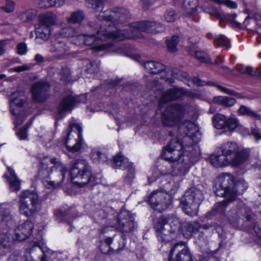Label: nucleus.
Instances as JSON below:
<instances>
[{"mask_svg":"<svg viewBox=\"0 0 261 261\" xmlns=\"http://www.w3.org/2000/svg\"><path fill=\"white\" fill-rule=\"evenodd\" d=\"M68 170L59 159L46 157L41 162L38 175L45 187L56 188L63 182Z\"/></svg>","mask_w":261,"mask_h":261,"instance_id":"nucleus-1","label":"nucleus"},{"mask_svg":"<svg viewBox=\"0 0 261 261\" xmlns=\"http://www.w3.org/2000/svg\"><path fill=\"white\" fill-rule=\"evenodd\" d=\"M249 154L241 150L236 143L227 142L210 157L211 164L215 167H222L228 165L238 166L244 163Z\"/></svg>","mask_w":261,"mask_h":261,"instance_id":"nucleus-2","label":"nucleus"},{"mask_svg":"<svg viewBox=\"0 0 261 261\" xmlns=\"http://www.w3.org/2000/svg\"><path fill=\"white\" fill-rule=\"evenodd\" d=\"M118 32H122V30H117L115 32H110L100 27L97 32V36L94 35H81L78 37L83 40L84 43L87 45H93V48L98 50H102L108 48H111L113 51L119 54L125 53L126 48L124 46H118L113 44V41H120L122 39L116 38V34Z\"/></svg>","mask_w":261,"mask_h":261,"instance_id":"nucleus-3","label":"nucleus"},{"mask_svg":"<svg viewBox=\"0 0 261 261\" xmlns=\"http://www.w3.org/2000/svg\"><path fill=\"white\" fill-rule=\"evenodd\" d=\"M216 186L215 192L217 196L229 197L230 200H234L237 195L243 193L248 185L244 180L234 183L233 177L230 174L226 173L218 176Z\"/></svg>","mask_w":261,"mask_h":261,"instance_id":"nucleus-4","label":"nucleus"},{"mask_svg":"<svg viewBox=\"0 0 261 261\" xmlns=\"http://www.w3.org/2000/svg\"><path fill=\"white\" fill-rule=\"evenodd\" d=\"M198 109L193 105H171L167 107L162 113V122L167 126H172L179 124L186 114L190 117L197 116Z\"/></svg>","mask_w":261,"mask_h":261,"instance_id":"nucleus-5","label":"nucleus"},{"mask_svg":"<svg viewBox=\"0 0 261 261\" xmlns=\"http://www.w3.org/2000/svg\"><path fill=\"white\" fill-rule=\"evenodd\" d=\"M182 223L175 216L161 217L155 224L154 228L159 241L167 243L175 237V233L180 231Z\"/></svg>","mask_w":261,"mask_h":261,"instance_id":"nucleus-6","label":"nucleus"},{"mask_svg":"<svg viewBox=\"0 0 261 261\" xmlns=\"http://www.w3.org/2000/svg\"><path fill=\"white\" fill-rule=\"evenodd\" d=\"M164 30V26L160 23L150 21L135 22L128 29L122 30V32H118L119 35L116 34L115 37L118 39H134L140 37V32L158 33Z\"/></svg>","mask_w":261,"mask_h":261,"instance_id":"nucleus-7","label":"nucleus"},{"mask_svg":"<svg viewBox=\"0 0 261 261\" xmlns=\"http://www.w3.org/2000/svg\"><path fill=\"white\" fill-rule=\"evenodd\" d=\"M71 179L73 183L83 187L89 182L95 184L94 179L91 176V168L85 160H76L70 170Z\"/></svg>","mask_w":261,"mask_h":261,"instance_id":"nucleus-8","label":"nucleus"},{"mask_svg":"<svg viewBox=\"0 0 261 261\" xmlns=\"http://www.w3.org/2000/svg\"><path fill=\"white\" fill-rule=\"evenodd\" d=\"M203 199L201 191L195 187H192L188 189L181 197L180 206L187 215L196 216Z\"/></svg>","mask_w":261,"mask_h":261,"instance_id":"nucleus-9","label":"nucleus"},{"mask_svg":"<svg viewBox=\"0 0 261 261\" xmlns=\"http://www.w3.org/2000/svg\"><path fill=\"white\" fill-rule=\"evenodd\" d=\"M19 210L27 217L33 216L39 208V196L35 190H24L18 196Z\"/></svg>","mask_w":261,"mask_h":261,"instance_id":"nucleus-10","label":"nucleus"},{"mask_svg":"<svg viewBox=\"0 0 261 261\" xmlns=\"http://www.w3.org/2000/svg\"><path fill=\"white\" fill-rule=\"evenodd\" d=\"M192 149L191 145H184L176 139H172L164 148L163 158L170 162L177 161L181 156L188 155L189 151Z\"/></svg>","mask_w":261,"mask_h":261,"instance_id":"nucleus-11","label":"nucleus"},{"mask_svg":"<svg viewBox=\"0 0 261 261\" xmlns=\"http://www.w3.org/2000/svg\"><path fill=\"white\" fill-rule=\"evenodd\" d=\"M136 227L133 215L127 210H121L118 216L116 229L122 233H128L134 231Z\"/></svg>","mask_w":261,"mask_h":261,"instance_id":"nucleus-12","label":"nucleus"},{"mask_svg":"<svg viewBox=\"0 0 261 261\" xmlns=\"http://www.w3.org/2000/svg\"><path fill=\"white\" fill-rule=\"evenodd\" d=\"M149 202L152 208L162 212L170 204L171 197L166 192L157 190L151 194Z\"/></svg>","mask_w":261,"mask_h":261,"instance_id":"nucleus-13","label":"nucleus"},{"mask_svg":"<svg viewBox=\"0 0 261 261\" xmlns=\"http://www.w3.org/2000/svg\"><path fill=\"white\" fill-rule=\"evenodd\" d=\"M214 126L217 129H224L229 132H233L239 126V120L234 116L227 117L225 115L217 113L213 117Z\"/></svg>","mask_w":261,"mask_h":261,"instance_id":"nucleus-14","label":"nucleus"},{"mask_svg":"<svg viewBox=\"0 0 261 261\" xmlns=\"http://www.w3.org/2000/svg\"><path fill=\"white\" fill-rule=\"evenodd\" d=\"M98 16V19L101 20L102 23L110 22H123L129 18V12L123 8H115L114 10H110L102 12Z\"/></svg>","mask_w":261,"mask_h":261,"instance_id":"nucleus-15","label":"nucleus"},{"mask_svg":"<svg viewBox=\"0 0 261 261\" xmlns=\"http://www.w3.org/2000/svg\"><path fill=\"white\" fill-rule=\"evenodd\" d=\"M186 95L193 98L199 96L198 94L191 91L186 90L183 88H174L163 93L160 100V106L162 103L175 100Z\"/></svg>","mask_w":261,"mask_h":261,"instance_id":"nucleus-16","label":"nucleus"},{"mask_svg":"<svg viewBox=\"0 0 261 261\" xmlns=\"http://www.w3.org/2000/svg\"><path fill=\"white\" fill-rule=\"evenodd\" d=\"M169 261H192V256L184 242L175 244L169 253Z\"/></svg>","mask_w":261,"mask_h":261,"instance_id":"nucleus-17","label":"nucleus"},{"mask_svg":"<svg viewBox=\"0 0 261 261\" xmlns=\"http://www.w3.org/2000/svg\"><path fill=\"white\" fill-rule=\"evenodd\" d=\"M50 89L49 84L46 82H36L32 87L33 98L37 102H43L47 98V92Z\"/></svg>","mask_w":261,"mask_h":261,"instance_id":"nucleus-18","label":"nucleus"},{"mask_svg":"<svg viewBox=\"0 0 261 261\" xmlns=\"http://www.w3.org/2000/svg\"><path fill=\"white\" fill-rule=\"evenodd\" d=\"M85 99L84 96L75 97L70 94L65 96L58 108V114L62 115L66 112L70 111L77 103L85 102Z\"/></svg>","mask_w":261,"mask_h":261,"instance_id":"nucleus-19","label":"nucleus"},{"mask_svg":"<svg viewBox=\"0 0 261 261\" xmlns=\"http://www.w3.org/2000/svg\"><path fill=\"white\" fill-rule=\"evenodd\" d=\"M25 101V96L23 91L13 92L10 96V107L12 114L16 116L18 114V109L21 108Z\"/></svg>","mask_w":261,"mask_h":261,"instance_id":"nucleus-20","label":"nucleus"},{"mask_svg":"<svg viewBox=\"0 0 261 261\" xmlns=\"http://www.w3.org/2000/svg\"><path fill=\"white\" fill-rule=\"evenodd\" d=\"M33 227V223L29 220L18 226L15 230L16 239L20 241L26 240L30 236Z\"/></svg>","mask_w":261,"mask_h":261,"instance_id":"nucleus-21","label":"nucleus"},{"mask_svg":"<svg viewBox=\"0 0 261 261\" xmlns=\"http://www.w3.org/2000/svg\"><path fill=\"white\" fill-rule=\"evenodd\" d=\"M70 127L71 130L75 129L77 132L75 134L78 136L79 140H75V143L73 145L70 144L69 142L70 140V137L71 136V130L67 134V138L65 140V145L68 148V150L73 152H76L79 150L81 147V142L80 136L81 135L82 128L81 127L77 124L73 123L70 125Z\"/></svg>","mask_w":261,"mask_h":261,"instance_id":"nucleus-22","label":"nucleus"},{"mask_svg":"<svg viewBox=\"0 0 261 261\" xmlns=\"http://www.w3.org/2000/svg\"><path fill=\"white\" fill-rule=\"evenodd\" d=\"M49 51L55 57L62 58L69 54V47L66 42L59 41L50 46Z\"/></svg>","mask_w":261,"mask_h":261,"instance_id":"nucleus-23","label":"nucleus"},{"mask_svg":"<svg viewBox=\"0 0 261 261\" xmlns=\"http://www.w3.org/2000/svg\"><path fill=\"white\" fill-rule=\"evenodd\" d=\"M200 229V225L198 222L182 223L180 230L184 236L186 238H190L193 234L197 233Z\"/></svg>","mask_w":261,"mask_h":261,"instance_id":"nucleus-24","label":"nucleus"},{"mask_svg":"<svg viewBox=\"0 0 261 261\" xmlns=\"http://www.w3.org/2000/svg\"><path fill=\"white\" fill-rule=\"evenodd\" d=\"M34 247H38L40 250L42 249L39 243L34 242L29 245V247L26 249L25 254L23 256L12 254L9 257L8 261H34L32 258L30 253Z\"/></svg>","mask_w":261,"mask_h":261,"instance_id":"nucleus-25","label":"nucleus"},{"mask_svg":"<svg viewBox=\"0 0 261 261\" xmlns=\"http://www.w3.org/2000/svg\"><path fill=\"white\" fill-rule=\"evenodd\" d=\"M140 63L147 72L152 74H159L165 69L164 65L158 62L142 61Z\"/></svg>","mask_w":261,"mask_h":261,"instance_id":"nucleus-26","label":"nucleus"},{"mask_svg":"<svg viewBox=\"0 0 261 261\" xmlns=\"http://www.w3.org/2000/svg\"><path fill=\"white\" fill-rule=\"evenodd\" d=\"M12 243V239L10 233H0V255H4L8 252Z\"/></svg>","mask_w":261,"mask_h":261,"instance_id":"nucleus-27","label":"nucleus"},{"mask_svg":"<svg viewBox=\"0 0 261 261\" xmlns=\"http://www.w3.org/2000/svg\"><path fill=\"white\" fill-rule=\"evenodd\" d=\"M8 172L9 175L6 174L4 176L8 179L10 189L11 191L17 192L20 189V182L13 169L8 167Z\"/></svg>","mask_w":261,"mask_h":261,"instance_id":"nucleus-28","label":"nucleus"},{"mask_svg":"<svg viewBox=\"0 0 261 261\" xmlns=\"http://www.w3.org/2000/svg\"><path fill=\"white\" fill-rule=\"evenodd\" d=\"M36 42L37 43L41 44L42 42L40 40L46 41L48 39L50 34V29L44 25L39 24L36 29Z\"/></svg>","mask_w":261,"mask_h":261,"instance_id":"nucleus-29","label":"nucleus"},{"mask_svg":"<svg viewBox=\"0 0 261 261\" xmlns=\"http://www.w3.org/2000/svg\"><path fill=\"white\" fill-rule=\"evenodd\" d=\"M182 8L185 15L191 16L196 13L198 6V0H182Z\"/></svg>","mask_w":261,"mask_h":261,"instance_id":"nucleus-30","label":"nucleus"},{"mask_svg":"<svg viewBox=\"0 0 261 261\" xmlns=\"http://www.w3.org/2000/svg\"><path fill=\"white\" fill-rule=\"evenodd\" d=\"M225 198V200L216 203L213 209L208 213V215L214 216L217 213L220 214H223L228 203L234 200H230L229 197Z\"/></svg>","mask_w":261,"mask_h":261,"instance_id":"nucleus-31","label":"nucleus"},{"mask_svg":"<svg viewBox=\"0 0 261 261\" xmlns=\"http://www.w3.org/2000/svg\"><path fill=\"white\" fill-rule=\"evenodd\" d=\"M213 101L218 105L226 107H232L236 102V100L234 98L218 96L213 98Z\"/></svg>","mask_w":261,"mask_h":261,"instance_id":"nucleus-32","label":"nucleus"},{"mask_svg":"<svg viewBox=\"0 0 261 261\" xmlns=\"http://www.w3.org/2000/svg\"><path fill=\"white\" fill-rule=\"evenodd\" d=\"M57 22V16L54 13H47L42 17L39 24L49 28L50 26L56 24Z\"/></svg>","mask_w":261,"mask_h":261,"instance_id":"nucleus-33","label":"nucleus"},{"mask_svg":"<svg viewBox=\"0 0 261 261\" xmlns=\"http://www.w3.org/2000/svg\"><path fill=\"white\" fill-rule=\"evenodd\" d=\"M85 17V14L82 10H77L71 13L70 16L67 18V21L68 24H80Z\"/></svg>","mask_w":261,"mask_h":261,"instance_id":"nucleus-34","label":"nucleus"},{"mask_svg":"<svg viewBox=\"0 0 261 261\" xmlns=\"http://www.w3.org/2000/svg\"><path fill=\"white\" fill-rule=\"evenodd\" d=\"M238 113L240 115L247 116L251 118H253L256 120H260V115L252 110L250 108L242 105L241 106L238 110Z\"/></svg>","mask_w":261,"mask_h":261,"instance_id":"nucleus-35","label":"nucleus"},{"mask_svg":"<svg viewBox=\"0 0 261 261\" xmlns=\"http://www.w3.org/2000/svg\"><path fill=\"white\" fill-rule=\"evenodd\" d=\"M246 213V208L244 207H241L228 212L227 214V217L229 221H233L245 216Z\"/></svg>","mask_w":261,"mask_h":261,"instance_id":"nucleus-36","label":"nucleus"},{"mask_svg":"<svg viewBox=\"0 0 261 261\" xmlns=\"http://www.w3.org/2000/svg\"><path fill=\"white\" fill-rule=\"evenodd\" d=\"M237 70L242 74H246L251 76L256 77L261 80V70L258 68H253L251 67H242L238 68Z\"/></svg>","mask_w":261,"mask_h":261,"instance_id":"nucleus-37","label":"nucleus"},{"mask_svg":"<svg viewBox=\"0 0 261 261\" xmlns=\"http://www.w3.org/2000/svg\"><path fill=\"white\" fill-rule=\"evenodd\" d=\"M86 5L87 8L92 9L95 12H101L103 9L102 0H87Z\"/></svg>","mask_w":261,"mask_h":261,"instance_id":"nucleus-38","label":"nucleus"},{"mask_svg":"<svg viewBox=\"0 0 261 261\" xmlns=\"http://www.w3.org/2000/svg\"><path fill=\"white\" fill-rule=\"evenodd\" d=\"M130 163L127 158H125L120 155H117L114 158L113 166L114 168L119 167L124 169L127 166H129Z\"/></svg>","mask_w":261,"mask_h":261,"instance_id":"nucleus-39","label":"nucleus"},{"mask_svg":"<svg viewBox=\"0 0 261 261\" xmlns=\"http://www.w3.org/2000/svg\"><path fill=\"white\" fill-rule=\"evenodd\" d=\"M194 127V123L189 121H184V123L179 126V130L183 132L182 135L185 137V139L191 140L190 137H187V136L191 133V131Z\"/></svg>","mask_w":261,"mask_h":261,"instance_id":"nucleus-40","label":"nucleus"},{"mask_svg":"<svg viewBox=\"0 0 261 261\" xmlns=\"http://www.w3.org/2000/svg\"><path fill=\"white\" fill-rule=\"evenodd\" d=\"M91 156L95 162L103 163L107 161L106 155L97 149L92 150Z\"/></svg>","mask_w":261,"mask_h":261,"instance_id":"nucleus-41","label":"nucleus"},{"mask_svg":"<svg viewBox=\"0 0 261 261\" xmlns=\"http://www.w3.org/2000/svg\"><path fill=\"white\" fill-rule=\"evenodd\" d=\"M105 240V244H101L100 246V249L103 254H110L112 252L111 248L110 245L112 243L113 239L112 237L106 236Z\"/></svg>","mask_w":261,"mask_h":261,"instance_id":"nucleus-42","label":"nucleus"},{"mask_svg":"<svg viewBox=\"0 0 261 261\" xmlns=\"http://www.w3.org/2000/svg\"><path fill=\"white\" fill-rule=\"evenodd\" d=\"M11 218L10 207L7 204L0 206V221H8Z\"/></svg>","mask_w":261,"mask_h":261,"instance_id":"nucleus-43","label":"nucleus"},{"mask_svg":"<svg viewBox=\"0 0 261 261\" xmlns=\"http://www.w3.org/2000/svg\"><path fill=\"white\" fill-rule=\"evenodd\" d=\"M36 16L35 11L34 10H28L25 12L21 13L19 15V18L22 22H28L34 18Z\"/></svg>","mask_w":261,"mask_h":261,"instance_id":"nucleus-44","label":"nucleus"},{"mask_svg":"<svg viewBox=\"0 0 261 261\" xmlns=\"http://www.w3.org/2000/svg\"><path fill=\"white\" fill-rule=\"evenodd\" d=\"M215 43L218 45L226 48L230 47L229 40L224 36L219 35L215 39Z\"/></svg>","mask_w":261,"mask_h":261,"instance_id":"nucleus-45","label":"nucleus"},{"mask_svg":"<svg viewBox=\"0 0 261 261\" xmlns=\"http://www.w3.org/2000/svg\"><path fill=\"white\" fill-rule=\"evenodd\" d=\"M167 46L169 51L175 52L176 50V46L178 42V38L176 36H173L170 39L166 41Z\"/></svg>","mask_w":261,"mask_h":261,"instance_id":"nucleus-46","label":"nucleus"},{"mask_svg":"<svg viewBox=\"0 0 261 261\" xmlns=\"http://www.w3.org/2000/svg\"><path fill=\"white\" fill-rule=\"evenodd\" d=\"M195 57L201 62L208 64L211 63V59L207 54L201 51H195Z\"/></svg>","mask_w":261,"mask_h":261,"instance_id":"nucleus-47","label":"nucleus"},{"mask_svg":"<svg viewBox=\"0 0 261 261\" xmlns=\"http://www.w3.org/2000/svg\"><path fill=\"white\" fill-rule=\"evenodd\" d=\"M127 172V174L125 177V181L128 184H130L135 177V169L133 166V164L130 163L125 169Z\"/></svg>","mask_w":261,"mask_h":261,"instance_id":"nucleus-48","label":"nucleus"},{"mask_svg":"<svg viewBox=\"0 0 261 261\" xmlns=\"http://www.w3.org/2000/svg\"><path fill=\"white\" fill-rule=\"evenodd\" d=\"M66 24L65 23L61 24V26L63 27V29L62 32L60 33V35L63 37L70 36L73 37L75 35L74 29L69 27L64 28V26Z\"/></svg>","mask_w":261,"mask_h":261,"instance_id":"nucleus-49","label":"nucleus"},{"mask_svg":"<svg viewBox=\"0 0 261 261\" xmlns=\"http://www.w3.org/2000/svg\"><path fill=\"white\" fill-rule=\"evenodd\" d=\"M113 231V227L112 226H105L99 229V236L101 238H104L106 235L109 236Z\"/></svg>","mask_w":261,"mask_h":261,"instance_id":"nucleus-50","label":"nucleus"},{"mask_svg":"<svg viewBox=\"0 0 261 261\" xmlns=\"http://www.w3.org/2000/svg\"><path fill=\"white\" fill-rule=\"evenodd\" d=\"M99 63L96 62H90L87 67V71L89 73H95L99 71Z\"/></svg>","mask_w":261,"mask_h":261,"instance_id":"nucleus-51","label":"nucleus"},{"mask_svg":"<svg viewBox=\"0 0 261 261\" xmlns=\"http://www.w3.org/2000/svg\"><path fill=\"white\" fill-rule=\"evenodd\" d=\"M176 18V14L174 10H168L165 14V19L167 22H173Z\"/></svg>","mask_w":261,"mask_h":261,"instance_id":"nucleus-52","label":"nucleus"},{"mask_svg":"<svg viewBox=\"0 0 261 261\" xmlns=\"http://www.w3.org/2000/svg\"><path fill=\"white\" fill-rule=\"evenodd\" d=\"M1 9L7 13L12 12L15 9V4L12 1H7L5 5L2 7Z\"/></svg>","mask_w":261,"mask_h":261,"instance_id":"nucleus-53","label":"nucleus"},{"mask_svg":"<svg viewBox=\"0 0 261 261\" xmlns=\"http://www.w3.org/2000/svg\"><path fill=\"white\" fill-rule=\"evenodd\" d=\"M213 85L216 87L218 90H220L221 92H222L223 93H226V94H228L229 95H231L237 96L238 95L237 93L235 91L231 90L230 89H229L228 88H226L225 87H222L220 85L215 84H214Z\"/></svg>","mask_w":261,"mask_h":261,"instance_id":"nucleus-54","label":"nucleus"},{"mask_svg":"<svg viewBox=\"0 0 261 261\" xmlns=\"http://www.w3.org/2000/svg\"><path fill=\"white\" fill-rule=\"evenodd\" d=\"M41 8L47 9L51 7V0H37Z\"/></svg>","mask_w":261,"mask_h":261,"instance_id":"nucleus-55","label":"nucleus"},{"mask_svg":"<svg viewBox=\"0 0 261 261\" xmlns=\"http://www.w3.org/2000/svg\"><path fill=\"white\" fill-rule=\"evenodd\" d=\"M67 214L66 208H60L55 212V215L59 219L62 220V218L65 217Z\"/></svg>","mask_w":261,"mask_h":261,"instance_id":"nucleus-56","label":"nucleus"},{"mask_svg":"<svg viewBox=\"0 0 261 261\" xmlns=\"http://www.w3.org/2000/svg\"><path fill=\"white\" fill-rule=\"evenodd\" d=\"M17 53L19 55H24L27 51V47L25 44L21 43L17 45Z\"/></svg>","mask_w":261,"mask_h":261,"instance_id":"nucleus-57","label":"nucleus"},{"mask_svg":"<svg viewBox=\"0 0 261 261\" xmlns=\"http://www.w3.org/2000/svg\"><path fill=\"white\" fill-rule=\"evenodd\" d=\"M17 136L21 140L27 139V128L23 127L17 132Z\"/></svg>","mask_w":261,"mask_h":261,"instance_id":"nucleus-58","label":"nucleus"},{"mask_svg":"<svg viewBox=\"0 0 261 261\" xmlns=\"http://www.w3.org/2000/svg\"><path fill=\"white\" fill-rule=\"evenodd\" d=\"M190 169L189 164L187 163H184L182 167H179L178 170L181 174H185L188 172Z\"/></svg>","mask_w":261,"mask_h":261,"instance_id":"nucleus-59","label":"nucleus"},{"mask_svg":"<svg viewBox=\"0 0 261 261\" xmlns=\"http://www.w3.org/2000/svg\"><path fill=\"white\" fill-rule=\"evenodd\" d=\"M65 3V0H51V7H60Z\"/></svg>","mask_w":261,"mask_h":261,"instance_id":"nucleus-60","label":"nucleus"},{"mask_svg":"<svg viewBox=\"0 0 261 261\" xmlns=\"http://www.w3.org/2000/svg\"><path fill=\"white\" fill-rule=\"evenodd\" d=\"M251 133L255 138L256 140H261V135L257 129L255 128H252Z\"/></svg>","mask_w":261,"mask_h":261,"instance_id":"nucleus-61","label":"nucleus"},{"mask_svg":"<svg viewBox=\"0 0 261 261\" xmlns=\"http://www.w3.org/2000/svg\"><path fill=\"white\" fill-rule=\"evenodd\" d=\"M192 82L193 83L197 86H202L205 85V83L204 82L201 81L199 77H194L192 79Z\"/></svg>","mask_w":261,"mask_h":261,"instance_id":"nucleus-62","label":"nucleus"},{"mask_svg":"<svg viewBox=\"0 0 261 261\" xmlns=\"http://www.w3.org/2000/svg\"><path fill=\"white\" fill-rule=\"evenodd\" d=\"M221 3H224L226 6L230 8L235 9L237 7V4L233 2L230 1H226L225 2H222Z\"/></svg>","mask_w":261,"mask_h":261,"instance_id":"nucleus-63","label":"nucleus"},{"mask_svg":"<svg viewBox=\"0 0 261 261\" xmlns=\"http://www.w3.org/2000/svg\"><path fill=\"white\" fill-rule=\"evenodd\" d=\"M254 231L256 236L260 239H261V227L257 225L254 226Z\"/></svg>","mask_w":261,"mask_h":261,"instance_id":"nucleus-64","label":"nucleus"}]
</instances>
